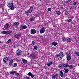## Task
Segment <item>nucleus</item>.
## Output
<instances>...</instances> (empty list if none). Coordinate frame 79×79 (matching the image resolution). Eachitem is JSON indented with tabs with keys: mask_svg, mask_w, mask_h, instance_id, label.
I'll use <instances>...</instances> for the list:
<instances>
[{
	"mask_svg": "<svg viewBox=\"0 0 79 79\" xmlns=\"http://www.w3.org/2000/svg\"><path fill=\"white\" fill-rule=\"evenodd\" d=\"M66 54L67 56V60L68 61H69L71 59V53L69 52H67Z\"/></svg>",
	"mask_w": 79,
	"mask_h": 79,
	"instance_id": "nucleus-1",
	"label": "nucleus"
},
{
	"mask_svg": "<svg viewBox=\"0 0 79 79\" xmlns=\"http://www.w3.org/2000/svg\"><path fill=\"white\" fill-rule=\"evenodd\" d=\"M22 53V51L19 49H18L16 51V55L17 56H21Z\"/></svg>",
	"mask_w": 79,
	"mask_h": 79,
	"instance_id": "nucleus-2",
	"label": "nucleus"
},
{
	"mask_svg": "<svg viewBox=\"0 0 79 79\" xmlns=\"http://www.w3.org/2000/svg\"><path fill=\"white\" fill-rule=\"evenodd\" d=\"M12 32V31L10 30L7 31H2V34H6V35H8V34H11Z\"/></svg>",
	"mask_w": 79,
	"mask_h": 79,
	"instance_id": "nucleus-3",
	"label": "nucleus"
},
{
	"mask_svg": "<svg viewBox=\"0 0 79 79\" xmlns=\"http://www.w3.org/2000/svg\"><path fill=\"white\" fill-rule=\"evenodd\" d=\"M21 35L20 34H16L14 35V37L17 39H19L20 37H21Z\"/></svg>",
	"mask_w": 79,
	"mask_h": 79,
	"instance_id": "nucleus-4",
	"label": "nucleus"
},
{
	"mask_svg": "<svg viewBox=\"0 0 79 79\" xmlns=\"http://www.w3.org/2000/svg\"><path fill=\"white\" fill-rule=\"evenodd\" d=\"M7 5L8 7H11L13 6V2L10 1L9 3L7 4Z\"/></svg>",
	"mask_w": 79,
	"mask_h": 79,
	"instance_id": "nucleus-5",
	"label": "nucleus"
},
{
	"mask_svg": "<svg viewBox=\"0 0 79 79\" xmlns=\"http://www.w3.org/2000/svg\"><path fill=\"white\" fill-rule=\"evenodd\" d=\"M30 32L31 34H35V33H36V30H35V29H31Z\"/></svg>",
	"mask_w": 79,
	"mask_h": 79,
	"instance_id": "nucleus-6",
	"label": "nucleus"
},
{
	"mask_svg": "<svg viewBox=\"0 0 79 79\" xmlns=\"http://www.w3.org/2000/svg\"><path fill=\"white\" fill-rule=\"evenodd\" d=\"M4 27L6 29H8L9 28V24L8 23H6Z\"/></svg>",
	"mask_w": 79,
	"mask_h": 79,
	"instance_id": "nucleus-7",
	"label": "nucleus"
},
{
	"mask_svg": "<svg viewBox=\"0 0 79 79\" xmlns=\"http://www.w3.org/2000/svg\"><path fill=\"white\" fill-rule=\"evenodd\" d=\"M8 57L7 56H5L3 60L4 63H7L8 61Z\"/></svg>",
	"mask_w": 79,
	"mask_h": 79,
	"instance_id": "nucleus-8",
	"label": "nucleus"
},
{
	"mask_svg": "<svg viewBox=\"0 0 79 79\" xmlns=\"http://www.w3.org/2000/svg\"><path fill=\"white\" fill-rule=\"evenodd\" d=\"M45 28L44 27H43L40 31V33L42 34L44 33L45 32Z\"/></svg>",
	"mask_w": 79,
	"mask_h": 79,
	"instance_id": "nucleus-9",
	"label": "nucleus"
},
{
	"mask_svg": "<svg viewBox=\"0 0 79 79\" xmlns=\"http://www.w3.org/2000/svg\"><path fill=\"white\" fill-rule=\"evenodd\" d=\"M9 66H11V65H12V63H13V60L12 59L10 60H9Z\"/></svg>",
	"mask_w": 79,
	"mask_h": 79,
	"instance_id": "nucleus-10",
	"label": "nucleus"
},
{
	"mask_svg": "<svg viewBox=\"0 0 79 79\" xmlns=\"http://www.w3.org/2000/svg\"><path fill=\"white\" fill-rule=\"evenodd\" d=\"M32 11V10H31V9H29L27 10L25 12V14H26V13H31Z\"/></svg>",
	"mask_w": 79,
	"mask_h": 79,
	"instance_id": "nucleus-11",
	"label": "nucleus"
},
{
	"mask_svg": "<svg viewBox=\"0 0 79 79\" xmlns=\"http://www.w3.org/2000/svg\"><path fill=\"white\" fill-rule=\"evenodd\" d=\"M63 70H61L60 71V76L62 77H65L66 76L65 75H63Z\"/></svg>",
	"mask_w": 79,
	"mask_h": 79,
	"instance_id": "nucleus-12",
	"label": "nucleus"
},
{
	"mask_svg": "<svg viewBox=\"0 0 79 79\" xmlns=\"http://www.w3.org/2000/svg\"><path fill=\"white\" fill-rule=\"evenodd\" d=\"M27 75L29 76H31V78H34V75L32 74V73H31V72H29L27 74Z\"/></svg>",
	"mask_w": 79,
	"mask_h": 79,
	"instance_id": "nucleus-13",
	"label": "nucleus"
},
{
	"mask_svg": "<svg viewBox=\"0 0 79 79\" xmlns=\"http://www.w3.org/2000/svg\"><path fill=\"white\" fill-rule=\"evenodd\" d=\"M21 29H26L27 28V26L26 25H24V24H22V25H21Z\"/></svg>",
	"mask_w": 79,
	"mask_h": 79,
	"instance_id": "nucleus-14",
	"label": "nucleus"
},
{
	"mask_svg": "<svg viewBox=\"0 0 79 79\" xmlns=\"http://www.w3.org/2000/svg\"><path fill=\"white\" fill-rule=\"evenodd\" d=\"M30 57L32 59H35V54L32 53L30 55Z\"/></svg>",
	"mask_w": 79,
	"mask_h": 79,
	"instance_id": "nucleus-15",
	"label": "nucleus"
},
{
	"mask_svg": "<svg viewBox=\"0 0 79 79\" xmlns=\"http://www.w3.org/2000/svg\"><path fill=\"white\" fill-rule=\"evenodd\" d=\"M59 55V58H63V52H61Z\"/></svg>",
	"mask_w": 79,
	"mask_h": 79,
	"instance_id": "nucleus-16",
	"label": "nucleus"
},
{
	"mask_svg": "<svg viewBox=\"0 0 79 79\" xmlns=\"http://www.w3.org/2000/svg\"><path fill=\"white\" fill-rule=\"evenodd\" d=\"M52 45H54V46H56L58 45V43L54 41L51 44Z\"/></svg>",
	"mask_w": 79,
	"mask_h": 79,
	"instance_id": "nucleus-17",
	"label": "nucleus"
},
{
	"mask_svg": "<svg viewBox=\"0 0 79 79\" xmlns=\"http://www.w3.org/2000/svg\"><path fill=\"white\" fill-rule=\"evenodd\" d=\"M35 20V17H31V18L30 19V21L32 22L34 21Z\"/></svg>",
	"mask_w": 79,
	"mask_h": 79,
	"instance_id": "nucleus-18",
	"label": "nucleus"
},
{
	"mask_svg": "<svg viewBox=\"0 0 79 79\" xmlns=\"http://www.w3.org/2000/svg\"><path fill=\"white\" fill-rule=\"evenodd\" d=\"M63 66L64 67H66V68H69V65H68L67 63L63 64Z\"/></svg>",
	"mask_w": 79,
	"mask_h": 79,
	"instance_id": "nucleus-19",
	"label": "nucleus"
},
{
	"mask_svg": "<svg viewBox=\"0 0 79 79\" xmlns=\"http://www.w3.org/2000/svg\"><path fill=\"white\" fill-rule=\"evenodd\" d=\"M52 79H54L56 78L57 77H58V76H57V74L54 75H52Z\"/></svg>",
	"mask_w": 79,
	"mask_h": 79,
	"instance_id": "nucleus-20",
	"label": "nucleus"
},
{
	"mask_svg": "<svg viewBox=\"0 0 79 79\" xmlns=\"http://www.w3.org/2000/svg\"><path fill=\"white\" fill-rule=\"evenodd\" d=\"M51 64H53V62H52V61H50V62L47 63V65L49 67L50 66V65H51Z\"/></svg>",
	"mask_w": 79,
	"mask_h": 79,
	"instance_id": "nucleus-21",
	"label": "nucleus"
},
{
	"mask_svg": "<svg viewBox=\"0 0 79 79\" xmlns=\"http://www.w3.org/2000/svg\"><path fill=\"white\" fill-rule=\"evenodd\" d=\"M22 61L23 63H24V64H26L27 63V61L26 60L23 59Z\"/></svg>",
	"mask_w": 79,
	"mask_h": 79,
	"instance_id": "nucleus-22",
	"label": "nucleus"
},
{
	"mask_svg": "<svg viewBox=\"0 0 79 79\" xmlns=\"http://www.w3.org/2000/svg\"><path fill=\"white\" fill-rule=\"evenodd\" d=\"M19 24V22H17L15 23H14V25H15V26H18Z\"/></svg>",
	"mask_w": 79,
	"mask_h": 79,
	"instance_id": "nucleus-23",
	"label": "nucleus"
},
{
	"mask_svg": "<svg viewBox=\"0 0 79 79\" xmlns=\"http://www.w3.org/2000/svg\"><path fill=\"white\" fill-rule=\"evenodd\" d=\"M64 72L65 73H68V72H69V69H64Z\"/></svg>",
	"mask_w": 79,
	"mask_h": 79,
	"instance_id": "nucleus-24",
	"label": "nucleus"
},
{
	"mask_svg": "<svg viewBox=\"0 0 79 79\" xmlns=\"http://www.w3.org/2000/svg\"><path fill=\"white\" fill-rule=\"evenodd\" d=\"M16 71H12V72H10V74H12V75H14V74H15V73H16Z\"/></svg>",
	"mask_w": 79,
	"mask_h": 79,
	"instance_id": "nucleus-25",
	"label": "nucleus"
},
{
	"mask_svg": "<svg viewBox=\"0 0 79 79\" xmlns=\"http://www.w3.org/2000/svg\"><path fill=\"white\" fill-rule=\"evenodd\" d=\"M56 13L58 15H60L61 14V12L59 11H56Z\"/></svg>",
	"mask_w": 79,
	"mask_h": 79,
	"instance_id": "nucleus-26",
	"label": "nucleus"
},
{
	"mask_svg": "<svg viewBox=\"0 0 79 79\" xmlns=\"http://www.w3.org/2000/svg\"><path fill=\"white\" fill-rule=\"evenodd\" d=\"M67 40L69 42H71V41H72V39L71 38H69L67 39Z\"/></svg>",
	"mask_w": 79,
	"mask_h": 79,
	"instance_id": "nucleus-27",
	"label": "nucleus"
},
{
	"mask_svg": "<svg viewBox=\"0 0 79 79\" xmlns=\"http://www.w3.org/2000/svg\"><path fill=\"white\" fill-rule=\"evenodd\" d=\"M11 39H9L8 41L6 43L7 44H10V43H11Z\"/></svg>",
	"mask_w": 79,
	"mask_h": 79,
	"instance_id": "nucleus-28",
	"label": "nucleus"
},
{
	"mask_svg": "<svg viewBox=\"0 0 79 79\" xmlns=\"http://www.w3.org/2000/svg\"><path fill=\"white\" fill-rule=\"evenodd\" d=\"M75 54L76 55H77V56H79V52H75Z\"/></svg>",
	"mask_w": 79,
	"mask_h": 79,
	"instance_id": "nucleus-29",
	"label": "nucleus"
},
{
	"mask_svg": "<svg viewBox=\"0 0 79 79\" xmlns=\"http://www.w3.org/2000/svg\"><path fill=\"white\" fill-rule=\"evenodd\" d=\"M10 9L11 10H15V6H12L11 7H10Z\"/></svg>",
	"mask_w": 79,
	"mask_h": 79,
	"instance_id": "nucleus-30",
	"label": "nucleus"
},
{
	"mask_svg": "<svg viewBox=\"0 0 79 79\" xmlns=\"http://www.w3.org/2000/svg\"><path fill=\"white\" fill-rule=\"evenodd\" d=\"M35 42H34V41H32V43L31 44V45H33V46H34L35 45Z\"/></svg>",
	"mask_w": 79,
	"mask_h": 79,
	"instance_id": "nucleus-31",
	"label": "nucleus"
},
{
	"mask_svg": "<svg viewBox=\"0 0 79 79\" xmlns=\"http://www.w3.org/2000/svg\"><path fill=\"white\" fill-rule=\"evenodd\" d=\"M69 67L70 69H72L73 68V65H69Z\"/></svg>",
	"mask_w": 79,
	"mask_h": 79,
	"instance_id": "nucleus-32",
	"label": "nucleus"
},
{
	"mask_svg": "<svg viewBox=\"0 0 79 79\" xmlns=\"http://www.w3.org/2000/svg\"><path fill=\"white\" fill-rule=\"evenodd\" d=\"M24 78L25 79H30V77L27 76L25 77Z\"/></svg>",
	"mask_w": 79,
	"mask_h": 79,
	"instance_id": "nucleus-33",
	"label": "nucleus"
},
{
	"mask_svg": "<svg viewBox=\"0 0 79 79\" xmlns=\"http://www.w3.org/2000/svg\"><path fill=\"white\" fill-rule=\"evenodd\" d=\"M58 67L59 68L61 69V68H62V64H59V65Z\"/></svg>",
	"mask_w": 79,
	"mask_h": 79,
	"instance_id": "nucleus-34",
	"label": "nucleus"
},
{
	"mask_svg": "<svg viewBox=\"0 0 79 79\" xmlns=\"http://www.w3.org/2000/svg\"><path fill=\"white\" fill-rule=\"evenodd\" d=\"M14 67H16V66H18V64H17V63H15L14 64Z\"/></svg>",
	"mask_w": 79,
	"mask_h": 79,
	"instance_id": "nucleus-35",
	"label": "nucleus"
},
{
	"mask_svg": "<svg viewBox=\"0 0 79 79\" xmlns=\"http://www.w3.org/2000/svg\"><path fill=\"white\" fill-rule=\"evenodd\" d=\"M34 48L35 49V50H37L38 48H37V46H34Z\"/></svg>",
	"mask_w": 79,
	"mask_h": 79,
	"instance_id": "nucleus-36",
	"label": "nucleus"
},
{
	"mask_svg": "<svg viewBox=\"0 0 79 79\" xmlns=\"http://www.w3.org/2000/svg\"><path fill=\"white\" fill-rule=\"evenodd\" d=\"M62 40L63 41V42H65V41H66V39L64 38H62Z\"/></svg>",
	"mask_w": 79,
	"mask_h": 79,
	"instance_id": "nucleus-37",
	"label": "nucleus"
},
{
	"mask_svg": "<svg viewBox=\"0 0 79 79\" xmlns=\"http://www.w3.org/2000/svg\"><path fill=\"white\" fill-rule=\"evenodd\" d=\"M76 3L77 2L75 1L73 3V5L74 6H76Z\"/></svg>",
	"mask_w": 79,
	"mask_h": 79,
	"instance_id": "nucleus-38",
	"label": "nucleus"
},
{
	"mask_svg": "<svg viewBox=\"0 0 79 79\" xmlns=\"http://www.w3.org/2000/svg\"><path fill=\"white\" fill-rule=\"evenodd\" d=\"M48 11H50L51 10H52V8H49L48 9Z\"/></svg>",
	"mask_w": 79,
	"mask_h": 79,
	"instance_id": "nucleus-39",
	"label": "nucleus"
},
{
	"mask_svg": "<svg viewBox=\"0 0 79 79\" xmlns=\"http://www.w3.org/2000/svg\"><path fill=\"white\" fill-rule=\"evenodd\" d=\"M16 77H18V76H19V73H16L15 74Z\"/></svg>",
	"mask_w": 79,
	"mask_h": 79,
	"instance_id": "nucleus-40",
	"label": "nucleus"
},
{
	"mask_svg": "<svg viewBox=\"0 0 79 79\" xmlns=\"http://www.w3.org/2000/svg\"><path fill=\"white\" fill-rule=\"evenodd\" d=\"M68 12L66 11V12H65V13H64L65 15H68Z\"/></svg>",
	"mask_w": 79,
	"mask_h": 79,
	"instance_id": "nucleus-41",
	"label": "nucleus"
},
{
	"mask_svg": "<svg viewBox=\"0 0 79 79\" xmlns=\"http://www.w3.org/2000/svg\"><path fill=\"white\" fill-rule=\"evenodd\" d=\"M58 56L59 57V54L58 55V54H56V58H58Z\"/></svg>",
	"mask_w": 79,
	"mask_h": 79,
	"instance_id": "nucleus-42",
	"label": "nucleus"
},
{
	"mask_svg": "<svg viewBox=\"0 0 79 79\" xmlns=\"http://www.w3.org/2000/svg\"><path fill=\"white\" fill-rule=\"evenodd\" d=\"M30 9L31 10H33V6H31L30 7Z\"/></svg>",
	"mask_w": 79,
	"mask_h": 79,
	"instance_id": "nucleus-43",
	"label": "nucleus"
},
{
	"mask_svg": "<svg viewBox=\"0 0 79 79\" xmlns=\"http://www.w3.org/2000/svg\"><path fill=\"white\" fill-rule=\"evenodd\" d=\"M71 21H72V19H69V22H71Z\"/></svg>",
	"mask_w": 79,
	"mask_h": 79,
	"instance_id": "nucleus-44",
	"label": "nucleus"
},
{
	"mask_svg": "<svg viewBox=\"0 0 79 79\" xmlns=\"http://www.w3.org/2000/svg\"><path fill=\"white\" fill-rule=\"evenodd\" d=\"M65 21H66L67 22H69V20L68 19H67V20H66Z\"/></svg>",
	"mask_w": 79,
	"mask_h": 79,
	"instance_id": "nucleus-45",
	"label": "nucleus"
},
{
	"mask_svg": "<svg viewBox=\"0 0 79 79\" xmlns=\"http://www.w3.org/2000/svg\"><path fill=\"white\" fill-rule=\"evenodd\" d=\"M65 2L66 3H68V1H66Z\"/></svg>",
	"mask_w": 79,
	"mask_h": 79,
	"instance_id": "nucleus-46",
	"label": "nucleus"
},
{
	"mask_svg": "<svg viewBox=\"0 0 79 79\" xmlns=\"http://www.w3.org/2000/svg\"><path fill=\"white\" fill-rule=\"evenodd\" d=\"M71 1V0H68V3H69V2H70Z\"/></svg>",
	"mask_w": 79,
	"mask_h": 79,
	"instance_id": "nucleus-47",
	"label": "nucleus"
},
{
	"mask_svg": "<svg viewBox=\"0 0 79 79\" xmlns=\"http://www.w3.org/2000/svg\"><path fill=\"white\" fill-rule=\"evenodd\" d=\"M71 19H73V18H74V17L72 16L71 17Z\"/></svg>",
	"mask_w": 79,
	"mask_h": 79,
	"instance_id": "nucleus-48",
	"label": "nucleus"
},
{
	"mask_svg": "<svg viewBox=\"0 0 79 79\" xmlns=\"http://www.w3.org/2000/svg\"><path fill=\"white\" fill-rule=\"evenodd\" d=\"M2 6L1 5V6H0V8H2Z\"/></svg>",
	"mask_w": 79,
	"mask_h": 79,
	"instance_id": "nucleus-49",
	"label": "nucleus"
},
{
	"mask_svg": "<svg viewBox=\"0 0 79 79\" xmlns=\"http://www.w3.org/2000/svg\"><path fill=\"white\" fill-rule=\"evenodd\" d=\"M61 8H62V9H63V7L62 6V7H61Z\"/></svg>",
	"mask_w": 79,
	"mask_h": 79,
	"instance_id": "nucleus-50",
	"label": "nucleus"
},
{
	"mask_svg": "<svg viewBox=\"0 0 79 79\" xmlns=\"http://www.w3.org/2000/svg\"><path fill=\"white\" fill-rule=\"evenodd\" d=\"M65 79H68V78H65Z\"/></svg>",
	"mask_w": 79,
	"mask_h": 79,
	"instance_id": "nucleus-51",
	"label": "nucleus"
}]
</instances>
